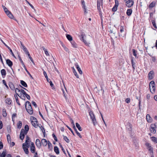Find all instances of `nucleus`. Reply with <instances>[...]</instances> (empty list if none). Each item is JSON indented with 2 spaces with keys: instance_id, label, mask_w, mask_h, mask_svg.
<instances>
[{
  "instance_id": "33",
  "label": "nucleus",
  "mask_w": 157,
  "mask_h": 157,
  "mask_svg": "<svg viewBox=\"0 0 157 157\" xmlns=\"http://www.w3.org/2000/svg\"><path fill=\"white\" fill-rule=\"evenodd\" d=\"M63 140L67 143H69L70 141L68 138L66 136L63 135Z\"/></svg>"
},
{
  "instance_id": "38",
  "label": "nucleus",
  "mask_w": 157,
  "mask_h": 157,
  "mask_svg": "<svg viewBox=\"0 0 157 157\" xmlns=\"http://www.w3.org/2000/svg\"><path fill=\"white\" fill-rule=\"evenodd\" d=\"M150 118L151 119L149 115L147 114L146 116V119L148 122H151V120L150 119Z\"/></svg>"
},
{
  "instance_id": "26",
  "label": "nucleus",
  "mask_w": 157,
  "mask_h": 157,
  "mask_svg": "<svg viewBox=\"0 0 157 157\" xmlns=\"http://www.w3.org/2000/svg\"><path fill=\"white\" fill-rule=\"evenodd\" d=\"M47 144H48V148L50 150H52V144L49 141H48Z\"/></svg>"
},
{
  "instance_id": "46",
  "label": "nucleus",
  "mask_w": 157,
  "mask_h": 157,
  "mask_svg": "<svg viewBox=\"0 0 157 157\" xmlns=\"http://www.w3.org/2000/svg\"><path fill=\"white\" fill-rule=\"evenodd\" d=\"M100 5L101 4L100 2L98 0L97 2V7L98 10H100Z\"/></svg>"
},
{
  "instance_id": "3",
  "label": "nucleus",
  "mask_w": 157,
  "mask_h": 157,
  "mask_svg": "<svg viewBox=\"0 0 157 157\" xmlns=\"http://www.w3.org/2000/svg\"><path fill=\"white\" fill-rule=\"evenodd\" d=\"M131 64L132 67V68L133 70L135 69L136 67V60H135V58L134 57L131 56Z\"/></svg>"
},
{
  "instance_id": "62",
  "label": "nucleus",
  "mask_w": 157,
  "mask_h": 157,
  "mask_svg": "<svg viewBox=\"0 0 157 157\" xmlns=\"http://www.w3.org/2000/svg\"><path fill=\"white\" fill-rule=\"evenodd\" d=\"M3 9L5 12V13H6L7 11H9L8 10V9L4 6H2Z\"/></svg>"
},
{
  "instance_id": "34",
  "label": "nucleus",
  "mask_w": 157,
  "mask_h": 157,
  "mask_svg": "<svg viewBox=\"0 0 157 157\" xmlns=\"http://www.w3.org/2000/svg\"><path fill=\"white\" fill-rule=\"evenodd\" d=\"M71 43L72 44L73 47L74 48H76L77 47V44L74 41L72 40L71 41Z\"/></svg>"
},
{
  "instance_id": "22",
  "label": "nucleus",
  "mask_w": 157,
  "mask_h": 157,
  "mask_svg": "<svg viewBox=\"0 0 157 157\" xmlns=\"http://www.w3.org/2000/svg\"><path fill=\"white\" fill-rule=\"evenodd\" d=\"M24 128L25 130L24 129V132H26V134H27L29 130V126L28 125L26 124L25 125Z\"/></svg>"
},
{
  "instance_id": "53",
  "label": "nucleus",
  "mask_w": 157,
  "mask_h": 157,
  "mask_svg": "<svg viewBox=\"0 0 157 157\" xmlns=\"http://www.w3.org/2000/svg\"><path fill=\"white\" fill-rule=\"evenodd\" d=\"M25 1H26V2H27V3L31 7L32 9H33L35 11V10L34 9V8L33 7V6L31 3H30L27 0H25Z\"/></svg>"
},
{
  "instance_id": "7",
  "label": "nucleus",
  "mask_w": 157,
  "mask_h": 157,
  "mask_svg": "<svg viewBox=\"0 0 157 157\" xmlns=\"http://www.w3.org/2000/svg\"><path fill=\"white\" fill-rule=\"evenodd\" d=\"M1 41L2 42V43H3V44L5 45V46H6L7 48V49H9V50L10 51L11 54L12 55V56L14 58H16V57L14 55V54L12 49L10 48L7 45H6L3 41L2 40H1Z\"/></svg>"
},
{
  "instance_id": "28",
  "label": "nucleus",
  "mask_w": 157,
  "mask_h": 157,
  "mask_svg": "<svg viewBox=\"0 0 157 157\" xmlns=\"http://www.w3.org/2000/svg\"><path fill=\"white\" fill-rule=\"evenodd\" d=\"M6 103L8 104V105H10L12 101L10 98H7L6 99Z\"/></svg>"
},
{
  "instance_id": "1",
  "label": "nucleus",
  "mask_w": 157,
  "mask_h": 157,
  "mask_svg": "<svg viewBox=\"0 0 157 157\" xmlns=\"http://www.w3.org/2000/svg\"><path fill=\"white\" fill-rule=\"evenodd\" d=\"M25 106L26 111L30 115L32 114L33 113V110L30 102L29 101H26Z\"/></svg>"
},
{
  "instance_id": "48",
  "label": "nucleus",
  "mask_w": 157,
  "mask_h": 157,
  "mask_svg": "<svg viewBox=\"0 0 157 157\" xmlns=\"http://www.w3.org/2000/svg\"><path fill=\"white\" fill-rule=\"evenodd\" d=\"M43 74H44V76H45V78L46 79L47 81L48 82H49V80H48V76L47 75V74L46 72L45 71H44Z\"/></svg>"
},
{
  "instance_id": "45",
  "label": "nucleus",
  "mask_w": 157,
  "mask_h": 157,
  "mask_svg": "<svg viewBox=\"0 0 157 157\" xmlns=\"http://www.w3.org/2000/svg\"><path fill=\"white\" fill-rule=\"evenodd\" d=\"M151 22H152V23L153 26L154 27L155 29H157V27L156 26L155 21L154 20H152Z\"/></svg>"
},
{
  "instance_id": "49",
  "label": "nucleus",
  "mask_w": 157,
  "mask_h": 157,
  "mask_svg": "<svg viewBox=\"0 0 157 157\" xmlns=\"http://www.w3.org/2000/svg\"><path fill=\"white\" fill-rule=\"evenodd\" d=\"M17 95H15L14 97H15V98L16 99L17 103L19 105H21V104L19 102V101L18 100V98H17Z\"/></svg>"
},
{
  "instance_id": "19",
  "label": "nucleus",
  "mask_w": 157,
  "mask_h": 157,
  "mask_svg": "<svg viewBox=\"0 0 157 157\" xmlns=\"http://www.w3.org/2000/svg\"><path fill=\"white\" fill-rule=\"evenodd\" d=\"M73 128L74 129L76 133L77 134V135L79 136V137L80 138H82V136L81 135H80V133L78 131L76 128L75 126H73Z\"/></svg>"
},
{
  "instance_id": "63",
  "label": "nucleus",
  "mask_w": 157,
  "mask_h": 157,
  "mask_svg": "<svg viewBox=\"0 0 157 157\" xmlns=\"http://www.w3.org/2000/svg\"><path fill=\"white\" fill-rule=\"evenodd\" d=\"M83 41L86 46H89V44H90V43L87 42L86 40H83Z\"/></svg>"
},
{
  "instance_id": "44",
  "label": "nucleus",
  "mask_w": 157,
  "mask_h": 157,
  "mask_svg": "<svg viewBox=\"0 0 157 157\" xmlns=\"http://www.w3.org/2000/svg\"><path fill=\"white\" fill-rule=\"evenodd\" d=\"M148 151H149L150 154L151 155H153V149L152 147L151 148H148Z\"/></svg>"
},
{
  "instance_id": "59",
  "label": "nucleus",
  "mask_w": 157,
  "mask_h": 157,
  "mask_svg": "<svg viewBox=\"0 0 157 157\" xmlns=\"http://www.w3.org/2000/svg\"><path fill=\"white\" fill-rule=\"evenodd\" d=\"M146 146L148 148H150L152 147L150 145V144L148 143H146L145 144Z\"/></svg>"
},
{
  "instance_id": "6",
  "label": "nucleus",
  "mask_w": 157,
  "mask_h": 157,
  "mask_svg": "<svg viewBox=\"0 0 157 157\" xmlns=\"http://www.w3.org/2000/svg\"><path fill=\"white\" fill-rule=\"evenodd\" d=\"M154 76V72L153 71H151L148 74V78L150 80L153 79Z\"/></svg>"
},
{
  "instance_id": "13",
  "label": "nucleus",
  "mask_w": 157,
  "mask_h": 157,
  "mask_svg": "<svg viewBox=\"0 0 157 157\" xmlns=\"http://www.w3.org/2000/svg\"><path fill=\"white\" fill-rule=\"evenodd\" d=\"M156 1H153L151 2L149 5L148 7L149 9H151V8L155 6L156 4Z\"/></svg>"
},
{
  "instance_id": "11",
  "label": "nucleus",
  "mask_w": 157,
  "mask_h": 157,
  "mask_svg": "<svg viewBox=\"0 0 157 157\" xmlns=\"http://www.w3.org/2000/svg\"><path fill=\"white\" fill-rule=\"evenodd\" d=\"M36 146L38 148H40L41 146V142L39 139H37L36 140Z\"/></svg>"
},
{
  "instance_id": "25",
  "label": "nucleus",
  "mask_w": 157,
  "mask_h": 157,
  "mask_svg": "<svg viewBox=\"0 0 157 157\" xmlns=\"http://www.w3.org/2000/svg\"><path fill=\"white\" fill-rule=\"evenodd\" d=\"M7 15L10 18L12 19L13 17V14L11 13L10 11H7V13H6Z\"/></svg>"
},
{
  "instance_id": "35",
  "label": "nucleus",
  "mask_w": 157,
  "mask_h": 157,
  "mask_svg": "<svg viewBox=\"0 0 157 157\" xmlns=\"http://www.w3.org/2000/svg\"><path fill=\"white\" fill-rule=\"evenodd\" d=\"M2 112L3 117H6L7 116V114L6 111V109L5 108H4L2 109Z\"/></svg>"
},
{
  "instance_id": "64",
  "label": "nucleus",
  "mask_w": 157,
  "mask_h": 157,
  "mask_svg": "<svg viewBox=\"0 0 157 157\" xmlns=\"http://www.w3.org/2000/svg\"><path fill=\"white\" fill-rule=\"evenodd\" d=\"M24 95L29 100L30 99V96L26 93Z\"/></svg>"
},
{
  "instance_id": "4",
  "label": "nucleus",
  "mask_w": 157,
  "mask_h": 157,
  "mask_svg": "<svg viewBox=\"0 0 157 157\" xmlns=\"http://www.w3.org/2000/svg\"><path fill=\"white\" fill-rule=\"evenodd\" d=\"M115 4L112 10L113 11L115 12L117 11V7L119 5V2L118 0H115Z\"/></svg>"
},
{
  "instance_id": "43",
  "label": "nucleus",
  "mask_w": 157,
  "mask_h": 157,
  "mask_svg": "<svg viewBox=\"0 0 157 157\" xmlns=\"http://www.w3.org/2000/svg\"><path fill=\"white\" fill-rule=\"evenodd\" d=\"M7 138L8 142L9 143H11V138L10 135L8 134L7 136Z\"/></svg>"
},
{
  "instance_id": "5",
  "label": "nucleus",
  "mask_w": 157,
  "mask_h": 157,
  "mask_svg": "<svg viewBox=\"0 0 157 157\" xmlns=\"http://www.w3.org/2000/svg\"><path fill=\"white\" fill-rule=\"evenodd\" d=\"M26 132H24V129H22L21 131L20 138V139L21 140H23L24 138L25 135L26 134Z\"/></svg>"
},
{
  "instance_id": "23",
  "label": "nucleus",
  "mask_w": 157,
  "mask_h": 157,
  "mask_svg": "<svg viewBox=\"0 0 157 157\" xmlns=\"http://www.w3.org/2000/svg\"><path fill=\"white\" fill-rule=\"evenodd\" d=\"M1 72L2 77H3V76L5 77L6 75V72L5 69H2L1 71Z\"/></svg>"
},
{
  "instance_id": "36",
  "label": "nucleus",
  "mask_w": 157,
  "mask_h": 157,
  "mask_svg": "<svg viewBox=\"0 0 157 157\" xmlns=\"http://www.w3.org/2000/svg\"><path fill=\"white\" fill-rule=\"evenodd\" d=\"M76 126L77 128H78V129L80 131H82V129L81 127L80 126L79 124L78 123H76Z\"/></svg>"
},
{
  "instance_id": "31",
  "label": "nucleus",
  "mask_w": 157,
  "mask_h": 157,
  "mask_svg": "<svg viewBox=\"0 0 157 157\" xmlns=\"http://www.w3.org/2000/svg\"><path fill=\"white\" fill-rule=\"evenodd\" d=\"M31 123L32 125L35 128H37L38 126V122H36L35 123L34 122H31Z\"/></svg>"
},
{
  "instance_id": "39",
  "label": "nucleus",
  "mask_w": 157,
  "mask_h": 157,
  "mask_svg": "<svg viewBox=\"0 0 157 157\" xmlns=\"http://www.w3.org/2000/svg\"><path fill=\"white\" fill-rule=\"evenodd\" d=\"M18 57H19V60L20 61L21 63L22 66L24 68H25V64H24V63H23L22 59H21V58L19 56H18Z\"/></svg>"
},
{
  "instance_id": "32",
  "label": "nucleus",
  "mask_w": 157,
  "mask_h": 157,
  "mask_svg": "<svg viewBox=\"0 0 157 157\" xmlns=\"http://www.w3.org/2000/svg\"><path fill=\"white\" fill-rule=\"evenodd\" d=\"M39 127L40 128V129L42 131L43 134L44 135V136L45 135V130L44 128L42 126H39Z\"/></svg>"
},
{
  "instance_id": "12",
  "label": "nucleus",
  "mask_w": 157,
  "mask_h": 157,
  "mask_svg": "<svg viewBox=\"0 0 157 157\" xmlns=\"http://www.w3.org/2000/svg\"><path fill=\"white\" fill-rule=\"evenodd\" d=\"M22 147L25 153L26 154H28L29 153L28 148H27V147H26L25 146L24 144H22Z\"/></svg>"
},
{
  "instance_id": "24",
  "label": "nucleus",
  "mask_w": 157,
  "mask_h": 157,
  "mask_svg": "<svg viewBox=\"0 0 157 157\" xmlns=\"http://www.w3.org/2000/svg\"><path fill=\"white\" fill-rule=\"evenodd\" d=\"M29 143L30 138L28 136H26V140L25 144H26V145H28V144H29Z\"/></svg>"
},
{
  "instance_id": "10",
  "label": "nucleus",
  "mask_w": 157,
  "mask_h": 157,
  "mask_svg": "<svg viewBox=\"0 0 157 157\" xmlns=\"http://www.w3.org/2000/svg\"><path fill=\"white\" fill-rule=\"evenodd\" d=\"M75 66L76 67L79 73L80 74L82 75V71L81 70V69L79 67L78 65V63H75Z\"/></svg>"
},
{
  "instance_id": "55",
  "label": "nucleus",
  "mask_w": 157,
  "mask_h": 157,
  "mask_svg": "<svg viewBox=\"0 0 157 157\" xmlns=\"http://www.w3.org/2000/svg\"><path fill=\"white\" fill-rule=\"evenodd\" d=\"M62 46L66 52H69L68 49L63 44L62 45Z\"/></svg>"
},
{
  "instance_id": "57",
  "label": "nucleus",
  "mask_w": 157,
  "mask_h": 157,
  "mask_svg": "<svg viewBox=\"0 0 157 157\" xmlns=\"http://www.w3.org/2000/svg\"><path fill=\"white\" fill-rule=\"evenodd\" d=\"M151 86H155V82L154 81H151L150 83H149V86L150 88L151 87Z\"/></svg>"
},
{
  "instance_id": "27",
  "label": "nucleus",
  "mask_w": 157,
  "mask_h": 157,
  "mask_svg": "<svg viewBox=\"0 0 157 157\" xmlns=\"http://www.w3.org/2000/svg\"><path fill=\"white\" fill-rule=\"evenodd\" d=\"M72 70L73 71V73H74L75 75L76 76V77L77 78H79L78 75L77 74L74 68L73 67H72Z\"/></svg>"
},
{
  "instance_id": "16",
  "label": "nucleus",
  "mask_w": 157,
  "mask_h": 157,
  "mask_svg": "<svg viewBox=\"0 0 157 157\" xmlns=\"http://www.w3.org/2000/svg\"><path fill=\"white\" fill-rule=\"evenodd\" d=\"M6 63L10 67H11L13 65V62L9 59H8L6 60Z\"/></svg>"
},
{
  "instance_id": "18",
  "label": "nucleus",
  "mask_w": 157,
  "mask_h": 157,
  "mask_svg": "<svg viewBox=\"0 0 157 157\" xmlns=\"http://www.w3.org/2000/svg\"><path fill=\"white\" fill-rule=\"evenodd\" d=\"M132 52L133 54V56H135V58L136 59L138 58V57L137 56V51L133 49H132Z\"/></svg>"
},
{
  "instance_id": "40",
  "label": "nucleus",
  "mask_w": 157,
  "mask_h": 157,
  "mask_svg": "<svg viewBox=\"0 0 157 157\" xmlns=\"http://www.w3.org/2000/svg\"><path fill=\"white\" fill-rule=\"evenodd\" d=\"M22 123L21 121H19L17 124V127L18 128H21V127Z\"/></svg>"
},
{
  "instance_id": "14",
  "label": "nucleus",
  "mask_w": 157,
  "mask_h": 157,
  "mask_svg": "<svg viewBox=\"0 0 157 157\" xmlns=\"http://www.w3.org/2000/svg\"><path fill=\"white\" fill-rule=\"evenodd\" d=\"M128 127H129V128H128V130H129V131L130 132H129V133L131 134V136L132 137V136H133V135H132V134H133V133H132V125L131 124H130L129 123H128Z\"/></svg>"
},
{
  "instance_id": "42",
  "label": "nucleus",
  "mask_w": 157,
  "mask_h": 157,
  "mask_svg": "<svg viewBox=\"0 0 157 157\" xmlns=\"http://www.w3.org/2000/svg\"><path fill=\"white\" fill-rule=\"evenodd\" d=\"M6 154V150L3 151L1 155V157H5Z\"/></svg>"
},
{
  "instance_id": "30",
  "label": "nucleus",
  "mask_w": 157,
  "mask_h": 157,
  "mask_svg": "<svg viewBox=\"0 0 157 157\" xmlns=\"http://www.w3.org/2000/svg\"><path fill=\"white\" fill-rule=\"evenodd\" d=\"M20 82L21 84L24 86L27 87V85L26 83L23 80H21Z\"/></svg>"
},
{
  "instance_id": "56",
  "label": "nucleus",
  "mask_w": 157,
  "mask_h": 157,
  "mask_svg": "<svg viewBox=\"0 0 157 157\" xmlns=\"http://www.w3.org/2000/svg\"><path fill=\"white\" fill-rule=\"evenodd\" d=\"M132 12V9H128V16H130L131 15Z\"/></svg>"
},
{
  "instance_id": "15",
  "label": "nucleus",
  "mask_w": 157,
  "mask_h": 157,
  "mask_svg": "<svg viewBox=\"0 0 157 157\" xmlns=\"http://www.w3.org/2000/svg\"><path fill=\"white\" fill-rule=\"evenodd\" d=\"M41 143L44 146H46L48 144V142L47 140L44 139H43L41 140Z\"/></svg>"
},
{
  "instance_id": "21",
  "label": "nucleus",
  "mask_w": 157,
  "mask_h": 157,
  "mask_svg": "<svg viewBox=\"0 0 157 157\" xmlns=\"http://www.w3.org/2000/svg\"><path fill=\"white\" fill-rule=\"evenodd\" d=\"M9 86L10 87L12 90H14L15 89L14 86L12 82H10L9 84Z\"/></svg>"
},
{
  "instance_id": "41",
  "label": "nucleus",
  "mask_w": 157,
  "mask_h": 157,
  "mask_svg": "<svg viewBox=\"0 0 157 157\" xmlns=\"http://www.w3.org/2000/svg\"><path fill=\"white\" fill-rule=\"evenodd\" d=\"M151 128L150 129V130L151 131V133H155L156 132V130H155V128H154L152 127H151Z\"/></svg>"
},
{
  "instance_id": "9",
  "label": "nucleus",
  "mask_w": 157,
  "mask_h": 157,
  "mask_svg": "<svg viewBox=\"0 0 157 157\" xmlns=\"http://www.w3.org/2000/svg\"><path fill=\"white\" fill-rule=\"evenodd\" d=\"M81 2L82 5V7L84 9V11L85 14H86L87 13V12H86V6L85 5V2L83 0H81Z\"/></svg>"
},
{
  "instance_id": "60",
  "label": "nucleus",
  "mask_w": 157,
  "mask_h": 157,
  "mask_svg": "<svg viewBox=\"0 0 157 157\" xmlns=\"http://www.w3.org/2000/svg\"><path fill=\"white\" fill-rule=\"evenodd\" d=\"M23 50L25 52L26 54H27L28 53H29L26 47L24 48L23 49Z\"/></svg>"
},
{
  "instance_id": "8",
  "label": "nucleus",
  "mask_w": 157,
  "mask_h": 157,
  "mask_svg": "<svg viewBox=\"0 0 157 157\" xmlns=\"http://www.w3.org/2000/svg\"><path fill=\"white\" fill-rule=\"evenodd\" d=\"M1 41L2 42V43H3V44L5 45V46H6L7 48V49H9V50L10 51L11 54L12 55V56L14 58H16V57L14 55V54L12 49L10 48L7 45H6L3 41L2 40H1Z\"/></svg>"
},
{
  "instance_id": "61",
  "label": "nucleus",
  "mask_w": 157,
  "mask_h": 157,
  "mask_svg": "<svg viewBox=\"0 0 157 157\" xmlns=\"http://www.w3.org/2000/svg\"><path fill=\"white\" fill-rule=\"evenodd\" d=\"M52 136L53 138H54V140L56 141L57 142L58 141V140H57V138L56 137V136H55V135L54 134V133H53L52 134Z\"/></svg>"
},
{
  "instance_id": "58",
  "label": "nucleus",
  "mask_w": 157,
  "mask_h": 157,
  "mask_svg": "<svg viewBox=\"0 0 157 157\" xmlns=\"http://www.w3.org/2000/svg\"><path fill=\"white\" fill-rule=\"evenodd\" d=\"M25 69V70L26 71V72H27V73L30 76V77L32 78V79H33V77L29 73V71L27 70V69L26 68V67H25V68H24Z\"/></svg>"
},
{
  "instance_id": "17",
  "label": "nucleus",
  "mask_w": 157,
  "mask_h": 157,
  "mask_svg": "<svg viewBox=\"0 0 157 157\" xmlns=\"http://www.w3.org/2000/svg\"><path fill=\"white\" fill-rule=\"evenodd\" d=\"M134 4V1L132 0H128V8L131 7Z\"/></svg>"
},
{
  "instance_id": "50",
  "label": "nucleus",
  "mask_w": 157,
  "mask_h": 157,
  "mask_svg": "<svg viewBox=\"0 0 157 157\" xmlns=\"http://www.w3.org/2000/svg\"><path fill=\"white\" fill-rule=\"evenodd\" d=\"M20 92V90L19 89H18V88H16L15 89V92H16V95H17L20 98H21V97H20V96L17 93V92Z\"/></svg>"
},
{
  "instance_id": "37",
  "label": "nucleus",
  "mask_w": 157,
  "mask_h": 157,
  "mask_svg": "<svg viewBox=\"0 0 157 157\" xmlns=\"http://www.w3.org/2000/svg\"><path fill=\"white\" fill-rule=\"evenodd\" d=\"M30 150L32 153H34L35 152V146H31L30 147Z\"/></svg>"
},
{
  "instance_id": "54",
  "label": "nucleus",
  "mask_w": 157,
  "mask_h": 157,
  "mask_svg": "<svg viewBox=\"0 0 157 157\" xmlns=\"http://www.w3.org/2000/svg\"><path fill=\"white\" fill-rule=\"evenodd\" d=\"M152 138V140L155 142L157 143V139L154 136H152L151 137Z\"/></svg>"
},
{
  "instance_id": "29",
  "label": "nucleus",
  "mask_w": 157,
  "mask_h": 157,
  "mask_svg": "<svg viewBox=\"0 0 157 157\" xmlns=\"http://www.w3.org/2000/svg\"><path fill=\"white\" fill-rule=\"evenodd\" d=\"M66 37L68 40L70 42L72 41V37L70 35L66 34Z\"/></svg>"
},
{
  "instance_id": "2",
  "label": "nucleus",
  "mask_w": 157,
  "mask_h": 157,
  "mask_svg": "<svg viewBox=\"0 0 157 157\" xmlns=\"http://www.w3.org/2000/svg\"><path fill=\"white\" fill-rule=\"evenodd\" d=\"M89 115H90V118L92 121L94 125L95 126L97 124V123L94 115L92 111H90L89 112Z\"/></svg>"
},
{
  "instance_id": "20",
  "label": "nucleus",
  "mask_w": 157,
  "mask_h": 157,
  "mask_svg": "<svg viewBox=\"0 0 157 157\" xmlns=\"http://www.w3.org/2000/svg\"><path fill=\"white\" fill-rule=\"evenodd\" d=\"M54 150L55 152L57 154H59V148L57 146H55L54 148Z\"/></svg>"
},
{
  "instance_id": "47",
  "label": "nucleus",
  "mask_w": 157,
  "mask_h": 157,
  "mask_svg": "<svg viewBox=\"0 0 157 157\" xmlns=\"http://www.w3.org/2000/svg\"><path fill=\"white\" fill-rule=\"evenodd\" d=\"M29 57V58L30 59V60L31 61V62H32V63L34 64V61L33 60V59L32 58V57H31V56L30 55V54L29 53H28L27 54Z\"/></svg>"
},
{
  "instance_id": "52",
  "label": "nucleus",
  "mask_w": 157,
  "mask_h": 157,
  "mask_svg": "<svg viewBox=\"0 0 157 157\" xmlns=\"http://www.w3.org/2000/svg\"><path fill=\"white\" fill-rule=\"evenodd\" d=\"M152 89H153L152 91L151 90L150 91L152 94H153L155 93V86H152Z\"/></svg>"
},
{
  "instance_id": "51",
  "label": "nucleus",
  "mask_w": 157,
  "mask_h": 157,
  "mask_svg": "<svg viewBox=\"0 0 157 157\" xmlns=\"http://www.w3.org/2000/svg\"><path fill=\"white\" fill-rule=\"evenodd\" d=\"M150 126L155 128L157 126V123L152 124H151Z\"/></svg>"
}]
</instances>
